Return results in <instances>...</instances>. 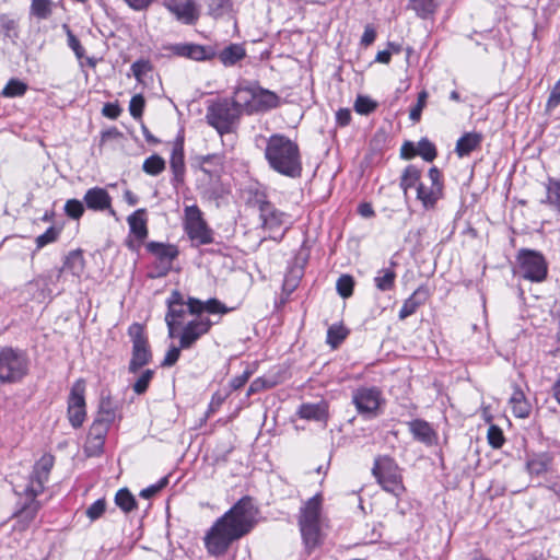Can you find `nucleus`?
<instances>
[{
    "label": "nucleus",
    "instance_id": "43",
    "mask_svg": "<svg viewBox=\"0 0 560 560\" xmlns=\"http://www.w3.org/2000/svg\"><path fill=\"white\" fill-rule=\"evenodd\" d=\"M27 91V84L19 79H10L3 88L1 95L4 97H20Z\"/></svg>",
    "mask_w": 560,
    "mask_h": 560
},
{
    "label": "nucleus",
    "instance_id": "42",
    "mask_svg": "<svg viewBox=\"0 0 560 560\" xmlns=\"http://www.w3.org/2000/svg\"><path fill=\"white\" fill-rule=\"evenodd\" d=\"M546 202L560 211V178H549L546 184Z\"/></svg>",
    "mask_w": 560,
    "mask_h": 560
},
{
    "label": "nucleus",
    "instance_id": "5",
    "mask_svg": "<svg viewBox=\"0 0 560 560\" xmlns=\"http://www.w3.org/2000/svg\"><path fill=\"white\" fill-rule=\"evenodd\" d=\"M372 474L377 483L386 492L399 498L405 492L400 468L389 456H378L374 459Z\"/></svg>",
    "mask_w": 560,
    "mask_h": 560
},
{
    "label": "nucleus",
    "instance_id": "41",
    "mask_svg": "<svg viewBox=\"0 0 560 560\" xmlns=\"http://www.w3.org/2000/svg\"><path fill=\"white\" fill-rule=\"evenodd\" d=\"M208 12L214 19L230 13L233 8L232 0H207Z\"/></svg>",
    "mask_w": 560,
    "mask_h": 560
},
{
    "label": "nucleus",
    "instance_id": "61",
    "mask_svg": "<svg viewBox=\"0 0 560 560\" xmlns=\"http://www.w3.org/2000/svg\"><path fill=\"white\" fill-rule=\"evenodd\" d=\"M167 485V478H162L156 485H152L145 489L140 491V497L144 499H150L155 495L161 489H163Z\"/></svg>",
    "mask_w": 560,
    "mask_h": 560
},
{
    "label": "nucleus",
    "instance_id": "11",
    "mask_svg": "<svg viewBox=\"0 0 560 560\" xmlns=\"http://www.w3.org/2000/svg\"><path fill=\"white\" fill-rule=\"evenodd\" d=\"M128 334L132 342V355L128 370L130 373H137L142 366L149 364L152 360V352L142 325L133 323Z\"/></svg>",
    "mask_w": 560,
    "mask_h": 560
},
{
    "label": "nucleus",
    "instance_id": "15",
    "mask_svg": "<svg viewBox=\"0 0 560 560\" xmlns=\"http://www.w3.org/2000/svg\"><path fill=\"white\" fill-rule=\"evenodd\" d=\"M352 402L360 415L368 418L375 417L382 402V392L374 386L359 387L352 394Z\"/></svg>",
    "mask_w": 560,
    "mask_h": 560
},
{
    "label": "nucleus",
    "instance_id": "34",
    "mask_svg": "<svg viewBox=\"0 0 560 560\" xmlns=\"http://www.w3.org/2000/svg\"><path fill=\"white\" fill-rule=\"evenodd\" d=\"M246 57V50L242 44H230L222 49L218 58L225 67H232Z\"/></svg>",
    "mask_w": 560,
    "mask_h": 560
},
{
    "label": "nucleus",
    "instance_id": "10",
    "mask_svg": "<svg viewBox=\"0 0 560 560\" xmlns=\"http://www.w3.org/2000/svg\"><path fill=\"white\" fill-rule=\"evenodd\" d=\"M517 261L521 276L532 282H541L547 278L548 265L539 252L523 248L518 252Z\"/></svg>",
    "mask_w": 560,
    "mask_h": 560
},
{
    "label": "nucleus",
    "instance_id": "44",
    "mask_svg": "<svg viewBox=\"0 0 560 560\" xmlns=\"http://www.w3.org/2000/svg\"><path fill=\"white\" fill-rule=\"evenodd\" d=\"M396 273L392 269H383L374 278L375 285L381 291H388L394 288Z\"/></svg>",
    "mask_w": 560,
    "mask_h": 560
},
{
    "label": "nucleus",
    "instance_id": "4",
    "mask_svg": "<svg viewBox=\"0 0 560 560\" xmlns=\"http://www.w3.org/2000/svg\"><path fill=\"white\" fill-rule=\"evenodd\" d=\"M241 114L230 98H218L209 102L206 112V121L223 136L235 130Z\"/></svg>",
    "mask_w": 560,
    "mask_h": 560
},
{
    "label": "nucleus",
    "instance_id": "62",
    "mask_svg": "<svg viewBox=\"0 0 560 560\" xmlns=\"http://www.w3.org/2000/svg\"><path fill=\"white\" fill-rule=\"evenodd\" d=\"M228 396H229V393L223 394L221 392H215L212 395L211 401L209 404V409H208L207 416L215 412L221 407V405L225 401Z\"/></svg>",
    "mask_w": 560,
    "mask_h": 560
},
{
    "label": "nucleus",
    "instance_id": "30",
    "mask_svg": "<svg viewBox=\"0 0 560 560\" xmlns=\"http://www.w3.org/2000/svg\"><path fill=\"white\" fill-rule=\"evenodd\" d=\"M195 165L209 176L219 175L223 165V156L221 154L198 155L195 158Z\"/></svg>",
    "mask_w": 560,
    "mask_h": 560
},
{
    "label": "nucleus",
    "instance_id": "19",
    "mask_svg": "<svg viewBox=\"0 0 560 560\" xmlns=\"http://www.w3.org/2000/svg\"><path fill=\"white\" fill-rule=\"evenodd\" d=\"M163 4L179 22L186 25H192L199 19V11L194 0H165Z\"/></svg>",
    "mask_w": 560,
    "mask_h": 560
},
{
    "label": "nucleus",
    "instance_id": "47",
    "mask_svg": "<svg viewBox=\"0 0 560 560\" xmlns=\"http://www.w3.org/2000/svg\"><path fill=\"white\" fill-rule=\"evenodd\" d=\"M51 0H32L31 14L39 20H46L51 14Z\"/></svg>",
    "mask_w": 560,
    "mask_h": 560
},
{
    "label": "nucleus",
    "instance_id": "52",
    "mask_svg": "<svg viewBox=\"0 0 560 560\" xmlns=\"http://www.w3.org/2000/svg\"><path fill=\"white\" fill-rule=\"evenodd\" d=\"M65 212L69 218L78 220L84 213V206L78 199H69L65 205Z\"/></svg>",
    "mask_w": 560,
    "mask_h": 560
},
{
    "label": "nucleus",
    "instance_id": "17",
    "mask_svg": "<svg viewBox=\"0 0 560 560\" xmlns=\"http://www.w3.org/2000/svg\"><path fill=\"white\" fill-rule=\"evenodd\" d=\"M194 316L192 319L186 323L179 335V346L182 349L191 348L212 326L211 320L207 316Z\"/></svg>",
    "mask_w": 560,
    "mask_h": 560
},
{
    "label": "nucleus",
    "instance_id": "60",
    "mask_svg": "<svg viewBox=\"0 0 560 560\" xmlns=\"http://www.w3.org/2000/svg\"><path fill=\"white\" fill-rule=\"evenodd\" d=\"M427 98H428L427 91H421L418 94L417 104H416V106L413 108H411L410 114H409V117H410V119L412 121H419L420 120L422 109L424 108L425 103H427Z\"/></svg>",
    "mask_w": 560,
    "mask_h": 560
},
{
    "label": "nucleus",
    "instance_id": "33",
    "mask_svg": "<svg viewBox=\"0 0 560 560\" xmlns=\"http://www.w3.org/2000/svg\"><path fill=\"white\" fill-rule=\"evenodd\" d=\"M509 404L515 417L524 419L529 416L532 406L526 399L524 392L518 386H514Z\"/></svg>",
    "mask_w": 560,
    "mask_h": 560
},
{
    "label": "nucleus",
    "instance_id": "25",
    "mask_svg": "<svg viewBox=\"0 0 560 560\" xmlns=\"http://www.w3.org/2000/svg\"><path fill=\"white\" fill-rule=\"evenodd\" d=\"M428 298L429 291L427 288L421 285L415 290L413 293L405 300L398 314L399 319L404 320L413 315L417 310L427 302Z\"/></svg>",
    "mask_w": 560,
    "mask_h": 560
},
{
    "label": "nucleus",
    "instance_id": "48",
    "mask_svg": "<svg viewBox=\"0 0 560 560\" xmlns=\"http://www.w3.org/2000/svg\"><path fill=\"white\" fill-rule=\"evenodd\" d=\"M349 331L342 325H332L327 330V343L337 348L348 336Z\"/></svg>",
    "mask_w": 560,
    "mask_h": 560
},
{
    "label": "nucleus",
    "instance_id": "46",
    "mask_svg": "<svg viewBox=\"0 0 560 560\" xmlns=\"http://www.w3.org/2000/svg\"><path fill=\"white\" fill-rule=\"evenodd\" d=\"M115 503L126 513L136 508V499L127 488L119 489L117 491L115 495Z\"/></svg>",
    "mask_w": 560,
    "mask_h": 560
},
{
    "label": "nucleus",
    "instance_id": "21",
    "mask_svg": "<svg viewBox=\"0 0 560 560\" xmlns=\"http://www.w3.org/2000/svg\"><path fill=\"white\" fill-rule=\"evenodd\" d=\"M166 304L167 313L165 315V320L183 325L186 316L188 314L190 315L188 311V300L185 301L183 294L179 291L174 290L167 299Z\"/></svg>",
    "mask_w": 560,
    "mask_h": 560
},
{
    "label": "nucleus",
    "instance_id": "2",
    "mask_svg": "<svg viewBox=\"0 0 560 560\" xmlns=\"http://www.w3.org/2000/svg\"><path fill=\"white\" fill-rule=\"evenodd\" d=\"M265 158L275 172L299 178L302 174V159L296 142L284 135H271L266 144Z\"/></svg>",
    "mask_w": 560,
    "mask_h": 560
},
{
    "label": "nucleus",
    "instance_id": "50",
    "mask_svg": "<svg viewBox=\"0 0 560 560\" xmlns=\"http://www.w3.org/2000/svg\"><path fill=\"white\" fill-rule=\"evenodd\" d=\"M131 71L133 77L139 83H143L144 75L152 71V65L149 60L140 59L131 65Z\"/></svg>",
    "mask_w": 560,
    "mask_h": 560
},
{
    "label": "nucleus",
    "instance_id": "37",
    "mask_svg": "<svg viewBox=\"0 0 560 560\" xmlns=\"http://www.w3.org/2000/svg\"><path fill=\"white\" fill-rule=\"evenodd\" d=\"M439 7L440 0H409V8L418 18L424 20L432 18Z\"/></svg>",
    "mask_w": 560,
    "mask_h": 560
},
{
    "label": "nucleus",
    "instance_id": "53",
    "mask_svg": "<svg viewBox=\"0 0 560 560\" xmlns=\"http://www.w3.org/2000/svg\"><path fill=\"white\" fill-rule=\"evenodd\" d=\"M487 439H488L489 444L493 448H500L505 442L502 430L498 425H494V424H491L489 427L488 432H487Z\"/></svg>",
    "mask_w": 560,
    "mask_h": 560
},
{
    "label": "nucleus",
    "instance_id": "55",
    "mask_svg": "<svg viewBox=\"0 0 560 560\" xmlns=\"http://www.w3.org/2000/svg\"><path fill=\"white\" fill-rule=\"evenodd\" d=\"M154 375V372L152 370H145L142 372V374L139 376V378L133 384L132 388L133 392L138 395H142L147 392L150 382L152 381Z\"/></svg>",
    "mask_w": 560,
    "mask_h": 560
},
{
    "label": "nucleus",
    "instance_id": "38",
    "mask_svg": "<svg viewBox=\"0 0 560 560\" xmlns=\"http://www.w3.org/2000/svg\"><path fill=\"white\" fill-rule=\"evenodd\" d=\"M551 464V456L547 453L534 455L527 460V470L530 475L540 476L548 471Z\"/></svg>",
    "mask_w": 560,
    "mask_h": 560
},
{
    "label": "nucleus",
    "instance_id": "28",
    "mask_svg": "<svg viewBox=\"0 0 560 560\" xmlns=\"http://www.w3.org/2000/svg\"><path fill=\"white\" fill-rule=\"evenodd\" d=\"M171 50L180 57H186L196 61H202L211 58L205 46L198 44H177L172 46Z\"/></svg>",
    "mask_w": 560,
    "mask_h": 560
},
{
    "label": "nucleus",
    "instance_id": "49",
    "mask_svg": "<svg viewBox=\"0 0 560 560\" xmlns=\"http://www.w3.org/2000/svg\"><path fill=\"white\" fill-rule=\"evenodd\" d=\"M353 287H354V280L349 275L340 276L336 283L337 292L343 299H348L352 295Z\"/></svg>",
    "mask_w": 560,
    "mask_h": 560
},
{
    "label": "nucleus",
    "instance_id": "3",
    "mask_svg": "<svg viewBox=\"0 0 560 560\" xmlns=\"http://www.w3.org/2000/svg\"><path fill=\"white\" fill-rule=\"evenodd\" d=\"M322 495L315 494L300 510L299 527L307 553L323 542L322 533Z\"/></svg>",
    "mask_w": 560,
    "mask_h": 560
},
{
    "label": "nucleus",
    "instance_id": "9",
    "mask_svg": "<svg viewBox=\"0 0 560 560\" xmlns=\"http://www.w3.org/2000/svg\"><path fill=\"white\" fill-rule=\"evenodd\" d=\"M255 203L259 211L261 225L265 230L270 232V238L281 241L288 228H284L280 233L279 230L289 221V215L277 209L270 201L265 198H257Z\"/></svg>",
    "mask_w": 560,
    "mask_h": 560
},
{
    "label": "nucleus",
    "instance_id": "16",
    "mask_svg": "<svg viewBox=\"0 0 560 560\" xmlns=\"http://www.w3.org/2000/svg\"><path fill=\"white\" fill-rule=\"evenodd\" d=\"M54 466V457L49 454L43 455L39 460L34 465L33 471L28 480L20 483L23 491H28L33 494H40L44 491L45 483L48 481L50 470Z\"/></svg>",
    "mask_w": 560,
    "mask_h": 560
},
{
    "label": "nucleus",
    "instance_id": "56",
    "mask_svg": "<svg viewBox=\"0 0 560 560\" xmlns=\"http://www.w3.org/2000/svg\"><path fill=\"white\" fill-rule=\"evenodd\" d=\"M376 108V103L368 96L359 95L354 103V109L357 113L368 115Z\"/></svg>",
    "mask_w": 560,
    "mask_h": 560
},
{
    "label": "nucleus",
    "instance_id": "35",
    "mask_svg": "<svg viewBox=\"0 0 560 560\" xmlns=\"http://www.w3.org/2000/svg\"><path fill=\"white\" fill-rule=\"evenodd\" d=\"M130 233L138 240H144L148 235L145 210L138 209L127 219Z\"/></svg>",
    "mask_w": 560,
    "mask_h": 560
},
{
    "label": "nucleus",
    "instance_id": "64",
    "mask_svg": "<svg viewBox=\"0 0 560 560\" xmlns=\"http://www.w3.org/2000/svg\"><path fill=\"white\" fill-rule=\"evenodd\" d=\"M560 104V80L557 81L547 101L549 108L556 107Z\"/></svg>",
    "mask_w": 560,
    "mask_h": 560
},
{
    "label": "nucleus",
    "instance_id": "59",
    "mask_svg": "<svg viewBox=\"0 0 560 560\" xmlns=\"http://www.w3.org/2000/svg\"><path fill=\"white\" fill-rule=\"evenodd\" d=\"M275 385H276V383L272 381L266 380L264 377H257L250 383V385L247 389V396L249 397V396H252L256 393H259L264 389L271 388Z\"/></svg>",
    "mask_w": 560,
    "mask_h": 560
},
{
    "label": "nucleus",
    "instance_id": "57",
    "mask_svg": "<svg viewBox=\"0 0 560 560\" xmlns=\"http://www.w3.org/2000/svg\"><path fill=\"white\" fill-rule=\"evenodd\" d=\"M144 106H145L144 97L141 94L133 95L129 103L130 115L135 119H140L142 117Z\"/></svg>",
    "mask_w": 560,
    "mask_h": 560
},
{
    "label": "nucleus",
    "instance_id": "31",
    "mask_svg": "<svg viewBox=\"0 0 560 560\" xmlns=\"http://www.w3.org/2000/svg\"><path fill=\"white\" fill-rule=\"evenodd\" d=\"M255 83L247 82L246 84H240L235 91L233 98H230L233 105L238 109L240 114H248L250 105V98H253V85Z\"/></svg>",
    "mask_w": 560,
    "mask_h": 560
},
{
    "label": "nucleus",
    "instance_id": "63",
    "mask_svg": "<svg viewBox=\"0 0 560 560\" xmlns=\"http://www.w3.org/2000/svg\"><path fill=\"white\" fill-rule=\"evenodd\" d=\"M180 346L179 347H171L168 351L166 352L163 361L162 366H172L174 365L180 355Z\"/></svg>",
    "mask_w": 560,
    "mask_h": 560
},
{
    "label": "nucleus",
    "instance_id": "12",
    "mask_svg": "<svg viewBox=\"0 0 560 560\" xmlns=\"http://www.w3.org/2000/svg\"><path fill=\"white\" fill-rule=\"evenodd\" d=\"M147 249L155 258L149 277L152 279L165 277L173 267V261L178 257V248L172 244L150 242Z\"/></svg>",
    "mask_w": 560,
    "mask_h": 560
},
{
    "label": "nucleus",
    "instance_id": "8",
    "mask_svg": "<svg viewBox=\"0 0 560 560\" xmlns=\"http://www.w3.org/2000/svg\"><path fill=\"white\" fill-rule=\"evenodd\" d=\"M14 492L19 499L13 513V518L15 520L13 528L24 532L30 528L42 508L40 502L36 500L39 494H33L28 491L24 492L23 487L16 485L14 486Z\"/></svg>",
    "mask_w": 560,
    "mask_h": 560
},
{
    "label": "nucleus",
    "instance_id": "14",
    "mask_svg": "<svg viewBox=\"0 0 560 560\" xmlns=\"http://www.w3.org/2000/svg\"><path fill=\"white\" fill-rule=\"evenodd\" d=\"M84 394L85 381L79 378L71 387L67 409L69 422L74 429L82 427L86 417Z\"/></svg>",
    "mask_w": 560,
    "mask_h": 560
},
{
    "label": "nucleus",
    "instance_id": "32",
    "mask_svg": "<svg viewBox=\"0 0 560 560\" xmlns=\"http://www.w3.org/2000/svg\"><path fill=\"white\" fill-rule=\"evenodd\" d=\"M482 141V135L478 132H466L456 142L455 152L459 158L469 155Z\"/></svg>",
    "mask_w": 560,
    "mask_h": 560
},
{
    "label": "nucleus",
    "instance_id": "7",
    "mask_svg": "<svg viewBox=\"0 0 560 560\" xmlns=\"http://www.w3.org/2000/svg\"><path fill=\"white\" fill-rule=\"evenodd\" d=\"M184 230L195 246L208 245L213 242V232L203 219L198 206H186L184 209Z\"/></svg>",
    "mask_w": 560,
    "mask_h": 560
},
{
    "label": "nucleus",
    "instance_id": "20",
    "mask_svg": "<svg viewBox=\"0 0 560 560\" xmlns=\"http://www.w3.org/2000/svg\"><path fill=\"white\" fill-rule=\"evenodd\" d=\"M110 423L104 422L98 419H94L92 425L90 427L85 452L89 456H96L103 452L105 439L110 428Z\"/></svg>",
    "mask_w": 560,
    "mask_h": 560
},
{
    "label": "nucleus",
    "instance_id": "6",
    "mask_svg": "<svg viewBox=\"0 0 560 560\" xmlns=\"http://www.w3.org/2000/svg\"><path fill=\"white\" fill-rule=\"evenodd\" d=\"M28 370V359L24 351L10 347L0 350V382L15 383Z\"/></svg>",
    "mask_w": 560,
    "mask_h": 560
},
{
    "label": "nucleus",
    "instance_id": "58",
    "mask_svg": "<svg viewBox=\"0 0 560 560\" xmlns=\"http://www.w3.org/2000/svg\"><path fill=\"white\" fill-rule=\"evenodd\" d=\"M105 511V499H98L86 509L85 514L92 522H94L98 520L104 514Z\"/></svg>",
    "mask_w": 560,
    "mask_h": 560
},
{
    "label": "nucleus",
    "instance_id": "54",
    "mask_svg": "<svg viewBox=\"0 0 560 560\" xmlns=\"http://www.w3.org/2000/svg\"><path fill=\"white\" fill-rule=\"evenodd\" d=\"M63 30L66 31V34H67L68 46L73 50V52L78 59H82L84 57L85 50L82 47L80 40L72 33V31L69 28L68 25L65 24Z\"/></svg>",
    "mask_w": 560,
    "mask_h": 560
},
{
    "label": "nucleus",
    "instance_id": "13",
    "mask_svg": "<svg viewBox=\"0 0 560 560\" xmlns=\"http://www.w3.org/2000/svg\"><path fill=\"white\" fill-rule=\"evenodd\" d=\"M443 194V183L441 172L431 167L428 172V183L422 182L417 186V199L421 201L425 209H432Z\"/></svg>",
    "mask_w": 560,
    "mask_h": 560
},
{
    "label": "nucleus",
    "instance_id": "45",
    "mask_svg": "<svg viewBox=\"0 0 560 560\" xmlns=\"http://www.w3.org/2000/svg\"><path fill=\"white\" fill-rule=\"evenodd\" d=\"M165 168V161L158 154H153L144 160L142 170L151 176L161 174Z\"/></svg>",
    "mask_w": 560,
    "mask_h": 560
},
{
    "label": "nucleus",
    "instance_id": "39",
    "mask_svg": "<svg viewBox=\"0 0 560 560\" xmlns=\"http://www.w3.org/2000/svg\"><path fill=\"white\" fill-rule=\"evenodd\" d=\"M421 172L415 165H408L400 177V187L404 190L405 196H407L408 190L411 188H416L420 180Z\"/></svg>",
    "mask_w": 560,
    "mask_h": 560
},
{
    "label": "nucleus",
    "instance_id": "27",
    "mask_svg": "<svg viewBox=\"0 0 560 560\" xmlns=\"http://www.w3.org/2000/svg\"><path fill=\"white\" fill-rule=\"evenodd\" d=\"M408 428L415 440L427 445L434 443L436 434L429 422L416 419L408 422Z\"/></svg>",
    "mask_w": 560,
    "mask_h": 560
},
{
    "label": "nucleus",
    "instance_id": "26",
    "mask_svg": "<svg viewBox=\"0 0 560 560\" xmlns=\"http://www.w3.org/2000/svg\"><path fill=\"white\" fill-rule=\"evenodd\" d=\"M188 311L190 315L203 316L202 313L206 311L211 314L226 313V306L217 299H210L207 302H202L195 298L188 299Z\"/></svg>",
    "mask_w": 560,
    "mask_h": 560
},
{
    "label": "nucleus",
    "instance_id": "40",
    "mask_svg": "<svg viewBox=\"0 0 560 560\" xmlns=\"http://www.w3.org/2000/svg\"><path fill=\"white\" fill-rule=\"evenodd\" d=\"M171 168L175 175L176 180H183L185 172L184 151L182 145H176L171 155Z\"/></svg>",
    "mask_w": 560,
    "mask_h": 560
},
{
    "label": "nucleus",
    "instance_id": "23",
    "mask_svg": "<svg viewBox=\"0 0 560 560\" xmlns=\"http://www.w3.org/2000/svg\"><path fill=\"white\" fill-rule=\"evenodd\" d=\"M83 200L90 210L104 211L109 209L110 214L115 211L110 208L112 198L106 189L101 187H93L86 190Z\"/></svg>",
    "mask_w": 560,
    "mask_h": 560
},
{
    "label": "nucleus",
    "instance_id": "24",
    "mask_svg": "<svg viewBox=\"0 0 560 560\" xmlns=\"http://www.w3.org/2000/svg\"><path fill=\"white\" fill-rule=\"evenodd\" d=\"M85 269V260L80 249L71 250L63 260L62 267L58 271V279L63 273H69L77 280L81 279Z\"/></svg>",
    "mask_w": 560,
    "mask_h": 560
},
{
    "label": "nucleus",
    "instance_id": "29",
    "mask_svg": "<svg viewBox=\"0 0 560 560\" xmlns=\"http://www.w3.org/2000/svg\"><path fill=\"white\" fill-rule=\"evenodd\" d=\"M95 418L110 424H113L117 418L120 419L118 415V404L113 400L110 394H102Z\"/></svg>",
    "mask_w": 560,
    "mask_h": 560
},
{
    "label": "nucleus",
    "instance_id": "1",
    "mask_svg": "<svg viewBox=\"0 0 560 560\" xmlns=\"http://www.w3.org/2000/svg\"><path fill=\"white\" fill-rule=\"evenodd\" d=\"M257 509L249 497L240 499L219 517L203 537L205 548L212 556H223L230 546L247 535L256 523Z\"/></svg>",
    "mask_w": 560,
    "mask_h": 560
},
{
    "label": "nucleus",
    "instance_id": "36",
    "mask_svg": "<svg viewBox=\"0 0 560 560\" xmlns=\"http://www.w3.org/2000/svg\"><path fill=\"white\" fill-rule=\"evenodd\" d=\"M298 415L302 419L322 421L327 417V406L325 402L302 404Z\"/></svg>",
    "mask_w": 560,
    "mask_h": 560
},
{
    "label": "nucleus",
    "instance_id": "18",
    "mask_svg": "<svg viewBox=\"0 0 560 560\" xmlns=\"http://www.w3.org/2000/svg\"><path fill=\"white\" fill-rule=\"evenodd\" d=\"M280 105V97L272 91L259 86L257 83L253 85V98L247 115L264 113L277 108Z\"/></svg>",
    "mask_w": 560,
    "mask_h": 560
},
{
    "label": "nucleus",
    "instance_id": "51",
    "mask_svg": "<svg viewBox=\"0 0 560 560\" xmlns=\"http://www.w3.org/2000/svg\"><path fill=\"white\" fill-rule=\"evenodd\" d=\"M59 234H60L59 229H56L55 226H50L49 229L46 230L45 233L38 235L35 238L36 249H40L44 246L56 242L59 237Z\"/></svg>",
    "mask_w": 560,
    "mask_h": 560
},
{
    "label": "nucleus",
    "instance_id": "22",
    "mask_svg": "<svg viewBox=\"0 0 560 560\" xmlns=\"http://www.w3.org/2000/svg\"><path fill=\"white\" fill-rule=\"evenodd\" d=\"M400 154L404 159L420 155L424 161L432 162L436 158V149L430 140L422 138L417 145L411 142H405L401 147Z\"/></svg>",
    "mask_w": 560,
    "mask_h": 560
}]
</instances>
